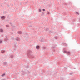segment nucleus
<instances>
[{"label":"nucleus","instance_id":"obj_1","mask_svg":"<svg viewBox=\"0 0 80 80\" xmlns=\"http://www.w3.org/2000/svg\"><path fill=\"white\" fill-rule=\"evenodd\" d=\"M5 16H2L1 17V19H2V20H4V19H5Z\"/></svg>","mask_w":80,"mask_h":80},{"label":"nucleus","instance_id":"obj_2","mask_svg":"<svg viewBox=\"0 0 80 80\" xmlns=\"http://www.w3.org/2000/svg\"><path fill=\"white\" fill-rule=\"evenodd\" d=\"M1 53H5V51L3 50H2L1 52Z\"/></svg>","mask_w":80,"mask_h":80},{"label":"nucleus","instance_id":"obj_3","mask_svg":"<svg viewBox=\"0 0 80 80\" xmlns=\"http://www.w3.org/2000/svg\"><path fill=\"white\" fill-rule=\"evenodd\" d=\"M36 48L37 49H39V48H40V47L38 46H36Z\"/></svg>","mask_w":80,"mask_h":80},{"label":"nucleus","instance_id":"obj_4","mask_svg":"<svg viewBox=\"0 0 80 80\" xmlns=\"http://www.w3.org/2000/svg\"><path fill=\"white\" fill-rule=\"evenodd\" d=\"M5 74H3L2 75H1V77H4V76H5Z\"/></svg>","mask_w":80,"mask_h":80},{"label":"nucleus","instance_id":"obj_5","mask_svg":"<svg viewBox=\"0 0 80 80\" xmlns=\"http://www.w3.org/2000/svg\"><path fill=\"white\" fill-rule=\"evenodd\" d=\"M0 32H3V30L2 29H0Z\"/></svg>","mask_w":80,"mask_h":80},{"label":"nucleus","instance_id":"obj_6","mask_svg":"<svg viewBox=\"0 0 80 80\" xmlns=\"http://www.w3.org/2000/svg\"><path fill=\"white\" fill-rule=\"evenodd\" d=\"M6 27H9V25H6Z\"/></svg>","mask_w":80,"mask_h":80},{"label":"nucleus","instance_id":"obj_7","mask_svg":"<svg viewBox=\"0 0 80 80\" xmlns=\"http://www.w3.org/2000/svg\"><path fill=\"white\" fill-rule=\"evenodd\" d=\"M39 12H41V9H39Z\"/></svg>","mask_w":80,"mask_h":80},{"label":"nucleus","instance_id":"obj_8","mask_svg":"<svg viewBox=\"0 0 80 80\" xmlns=\"http://www.w3.org/2000/svg\"><path fill=\"white\" fill-rule=\"evenodd\" d=\"M76 14H77V15H79V13H78V12H76Z\"/></svg>","mask_w":80,"mask_h":80},{"label":"nucleus","instance_id":"obj_9","mask_svg":"<svg viewBox=\"0 0 80 80\" xmlns=\"http://www.w3.org/2000/svg\"><path fill=\"white\" fill-rule=\"evenodd\" d=\"M47 14H48V15H49V14H50V12H47Z\"/></svg>","mask_w":80,"mask_h":80},{"label":"nucleus","instance_id":"obj_10","mask_svg":"<svg viewBox=\"0 0 80 80\" xmlns=\"http://www.w3.org/2000/svg\"><path fill=\"white\" fill-rule=\"evenodd\" d=\"M68 54H70V52H68Z\"/></svg>","mask_w":80,"mask_h":80},{"label":"nucleus","instance_id":"obj_11","mask_svg":"<svg viewBox=\"0 0 80 80\" xmlns=\"http://www.w3.org/2000/svg\"><path fill=\"white\" fill-rule=\"evenodd\" d=\"M42 10H43V12H44V11H45V9H42Z\"/></svg>","mask_w":80,"mask_h":80},{"label":"nucleus","instance_id":"obj_12","mask_svg":"<svg viewBox=\"0 0 80 80\" xmlns=\"http://www.w3.org/2000/svg\"><path fill=\"white\" fill-rule=\"evenodd\" d=\"M2 42V41L0 40V43H1Z\"/></svg>","mask_w":80,"mask_h":80},{"label":"nucleus","instance_id":"obj_13","mask_svg":"<svg viewBox=\"0 0 80 80\" xmlns=\"http://www.w3.org/2000/svg\"><path fill=\"white\" fill-rule=\"evenodd\" d=\"M64 53H67V52H66V51H64Z\"/></svg>","mask_w":80,"mask_h":80},{"label":"nucleus","instance_id":"obj_14","mask_svg":"<svg viewBox=\"0 0 80 80\" xmlns=\"http://www.w3.org/2000/svg\"><path fill=\"white\" fill-rule=\"evenodd\" d=\"M1 80H5V79H2Z\"/></svg>","mask_w":80,"mask_h":80}]
</instances>
